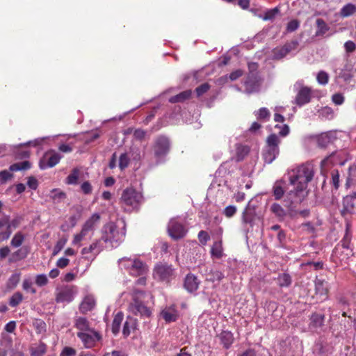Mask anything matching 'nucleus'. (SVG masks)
<instances>
[{"label": "nucleus", "mask_w": 356, "mask_h": 356, "mask_svg": "<svg viewBox=\"0 0 356 356\" xmlns=\"http://www.w3.org/2000/svg\"><path fill=\"white\" fill-rule=\"evenodd\" d=\"M314 177V172L309 168L302 166L298 170V173L290 177V183L292 185L298 183L295 194L302 192L307 187V184L311 181Z\"/></svg>", "instance_id": "f257e3e1"}, {"label": "nucleus", "mask_w": 356, "mask_h": 356, "mask_svg": "<svg viewBox=\"0 0 356 356\" xmlns=\"http://www.w3.org/2000/svg\"><path fill=\"white\" fill-rule=\"evenodd\" d=\"M293 193V191H290L286 195V199L284 200L286 202L285 207L288 209V212L278 203H273L270 207V211L280 222L284 220L287 213H289L291 218H293L295 214L297 213V211L295 210L296 206L294 203L293 201L290 200V197Z\"/></svg>", "instance_id": "f03ea898"}, {"label": "nucleus", "mask_w": 356, "mask_h": 356, "mask_svg": "<svg viewBox=\"0 0 356 356\" xmlns=\"http://www.w3.org/2000/svg\"><path fill=\"white\" fill-rule=\"evenodd\" d=\"M280 140L275 134H270L266 139V150L263 154L266 163H271L279 154Z\"/></svg>", "instance_id": "7ed1b4c3"}, {"label": "nucleus", "mask_w": 356, "mask_h": 356, "mask_svg": "<svg viewBox=\"0 0 356 356\" xmlns=\"http://www.w3.org/2000/svg\"><path fill=\"white\" fill-rule=\"evenodd\" d=\"M122 202L128 207V209H138L143 200V195L133 188H127L122 192Z\"/></svg>", "instance_id": "20e7f679"}, {"label": "nucleus", "mask_w": 356, "mask_h": 356, "mask_svg": "<svg viewBox=\"0 0 356 356\" xmlns=\"http://www.w3.org/2000/svg\"><path fill=\"white\" fill-rule=\"evenodd\" d=\"M100 240L111 244L120 240L118 227L113 222H109L103 226Z\"/></svg>", "instance_id": "39448f33"}, {"label": "nucleus", "mask_w": 356, "mask_h": 356, "mask_svg": "<svg viewBox=\"0 0 356 356\" xmlns=\"http://www.w3.org/2000/svg\"><path fill=\"white\" fill-rule=\"evenodd\" d=\"M341 216L348 221L353 215L356 213V195H346L343 198L342 209L340 210Z\"/></svg>", "instance_id": "423d86ee"}, {"label": "nucleus", "mask_w": 356, "mask_h": 356, "mask_svg": "<svg viewBox=\"0 0 356 356\" xmlns=\"http://www.w3.org/2000/svg\"><path fill=\"white\" fill-rule=\"evenodd\" d=\"M167 230L169 236L175 241L183 238L187 232L185 227L175 218L170 220Z\"/></svg>", "instance_id": "0eeeda50"}, {"label": "nucleus", "mask_w": 356, "mask_h": 356, "mask_svg": "<svg viewBox=\"0 0 356 356\" xmlns=\"http://www.w3.org/2000/svg\"><path fill=\"white\" fill-rule=\"evenodd\" d=\"M170 143L169 139L164 136H159L153 146V150L155 157L162 158L169 152Z\"/></svg>", "instance_id": "6e6552de"}, {"label": "nucleus", "mask_w": 356, "mask_h": 356, "mask_svg": "<svg viewBox=\"0 0 356 356\" xmlns=\"http://www.w3.org/2000/svg\"><path fill=\"white\" fill-rule=\"evenodd\" d=\"M173 271L172 265L160 263L154 267V275L161 281L169 282L173 275Z\"/></svg>", "instance_id": "1a4fd4ad"}, {"label": "nucleus", "mask_w": 356, "mask_h": 356, "mask_svg": "<svg viewBox=\"0 0 356 356\" xmlns=\"http://www.w3.org/2000/svg\"><path fill=\"white\" fill-rule=\"evenodd\" d=\"M77 337L82 341L86 348H92L102 338L100 334L94 329L87 332H79Z\"/></svg>", "instance_id": "9d476101"}, {"label": "nucleus", "mask_w": 356, "mask_h": 356, "mask_svg": "<svg viewBox=\"0 0 356 356\" xmlns=\"http://www.w3.org/2000/svg\"><path fill=\"white\" fill-rule=\"evenodd\" d=\"M61 156L58 153L54 151L47 152L40 160V168L41 169H45L47 167L52 168L59 162Z\"/></svg>", "instance_id": "9b49d317"}, {"label": "nucleus", "mask_w": 356, "mask_h": 356, "mask_svg": "<svg viewBox=\"0 0 356 356\" xmlns=\"http://www.w3.org/2000/svg\"><path fill=\"white\" fill-rule=\"evenodd\" d=\"M256 216V207L248 202L245 209L242 213V221L243 224L249 225L250 227L253 226L254 221Z\"/></svg>", "instance_id": "f8f14e48"}, {"label": "nucleus", "mask_w": 356, "mask_h": 356, "mask_svg": "<svg viewBox=\"0 0 356 356\" xmlns=\"http://www.w3.org/2000/svg\"><path fill=\"white\" fill-rule=\"evenodd\" d=\"M75 292L74 286H67L56 294V301L57 302H71Z\"/></svg>", "instance_id": "ddd939ff"}, {"label": "nucleus", "mask_w": 356, "mask_h": 356, "mask_svg": "<svg viewBox=\"0 0 356 356\" xmlns=\"http://www.w3.org/2000/svg\"><path fill=\"white\" fill-rule=\"evenodd\" d=\"M131 308L133 312L135 314H140L141 316L149 317L151 316V311L149 308L145 306L142 301L138 300V298H134L133 302L131 303Z\"/></svg>", "instance_id": "4468645a"}, {"label": "nucleus", "mask_w": 356, "mask_h": 356, "mask_svg": "<svg viewBox=\"0 0 356 356\" xmlns=\"http://www.w3.org/2000/svg\"><path fill=\"white\" fill-rule=\"evenodd\" d=\"M200 284V281L195 275L188 273L184 279V287L189 293H193L198 289Z\"/></svg>", "instance_id": "2eb2a0df"}, {"label": "nucleus", "mask_w": 356, "mask_h": 356, "mask_svg": "<svg viewBox=\"0 0 356 356\" xmlns=\"http://www.w3.org/2000/svg\"><path fill=\"white\" fill-rule=\"evenodd\" d=\"M147 271V265L142 261L134 259V264L129 272L130 275L137 277L146 274Z\"/></svg>", "instance_id": "dca6fc26"}, {"label": "nucleus", "mask_w": 356, "mask_h": 356, "mask_svg": "<svg viewBox=\"0 0 356 356\" xmlns=\"http://www.w3.org/2000/svg\"><path fill=\"white\" fill-rule=\"evenodd\" d=\"M95 300L92 296H86L79 305V311L81 314H86L92 311L95 306Z\"/></svg>", "instance_id": "f3484780"}, {"label": "nucleus", "mask_w": 356, "mask_h": 356, "mask_svg": "<svg viewBox=\"0 0 356 356\" xmlns=\"http://www.w3.org/2000/svg\"><path fill=\"white\" fill-rule=\"evenodd\" d=\"M334 133H323L317 136V144L321 148L326 147L329 144L332 143L336 139Z\"/></svg>", "instance_id": "a211bd4d"}, {"label": "nucleus", "mask_w": 356, "mask_h": 356, "mask_svg": "<svg viewBox=\"0 0 356 356\" xmlns=\"http://www.w3.org/2000/svg\"><path fill=\"white\" fill-rule=\"evenodd\" d=\"M325 316L323 314L313 313L310 316V323L309 327L311 330L317 331L318 329L321 328L324 325Z\"/></svg>", "instance_id": "6ab92c4d"}, {"label": "nucleus", "mask_w": 356, "mask_h": 356, "mask_svg": "<svg viewBox=\"0 0 356 356\" xmlns=\"http://www.w3.org/2000/svg\"><path fill=\"white\" fill-rule=\"evenodd\" d=\"M181 86H193L197 83V72H188L180 76Z\"/></svg>", "instance_id": "aec40b11"}, {"label": "nucleus", "mask_w": 356, "mask_h": 356, "mask_svg": "<svg viewBox=\"0 0 356 356\" xmlns=\"http://www.w3.org/2000/svg\"><path fill=\"white\" fill-rule=\"evenodd\" d=\"M217 337L225 349L229 348L234 341L233 334L229 331H222Z\"/></svg>", "instance_id": "412c9836"}, {"label": "nucleus", "mask_w": 356, "mask_h": 356, "mask_svg": "<svg viewBox=\"0 0 356 356\" xmlns=\"http://www.w3.org/2000/svg\"><path fill=\"white\" fill-rule=\"evenodd\" d=\"M192 96V91L191 90H183L182 92H179V94L171 97L169 99V102L172 104L175 103H183L185 101L190 99Z\"/></svg>", "instance_id": "4be33fe9"}, {"label": "nucleus", "mask_w": 356, "mask_h": 356, "mask_svg": "<svg viewBox=\"0 0 356 356\" xmlns=\"http://www.w3.org/2000/svg\"><path fill=\"white\" fill-rule=\"evenodd\" d=\"M250 148L247 145H243L240 143L236 145V162L243 161L245 157L249 154Z\"/></svg>", "instance_id": "5701e85b"}, {"label": "nucleus", "mask_w": 356, "mask_h": 356, "mask_svg": "<svg viewBox=\"0 0 356 356\" xmlns=\"http://www.w3.org/2000/svg\"><path fill=\"white\" fill-rule=\"evenodd\" d=\"M311 90H299V92L296 98V104L301 106L311 100Z\"/></svg>", "instance_id": "b1692460"}, {"label": "nucleus", "mask_w": 356, "mask_h": 356, "mask_svg": "<svg viewBox=\"0 0 356 356\" xmlns=\"http://www.w3.org/2000/svg\"><path fill=\"white\" fill-rule=\"evenodd\" d=\"M99 220L100 215L99 213H95L92 214V216L84 223L81 229H83L87 234L88 232L92 230L94 228L95 225L98 222Z\"/></svg>", "instance_id": "393cba45"}, {"label": "nucleus", "mask_w": 356, "mask_h": 356, "mask_svg": "<svg viewBox=\"0 0 356 356\" xmlns=\"http://www.w3.org/2000/svg\"><path fill=\"white\" fill-rule=\"evenodd\" d=\"M285 182L282 180L277 181L275 183L273 187V193L276 200H279L283 197L285 191L283 186Z\"/></svg>", "instance_id": "a878e982"}, {"label": "nucleus", "mask_w": 356, "mask_h": 356, "mask_svg": "<svg viewBox=\"0 0 356 356\" xmlns=\"http://www.w3.org/2000/svg\"><path fill=\"white\" fill-rule=\"evenodd\" d=\"M28 252L26 248H22L13 252L8 259L9 263H15L19 260L24 259L27 257Z\"/></svg>", "instance_id": "bb28decb"}, {"label": "nucleus", "mask_w": 356, "mask_h": 356, "mask_svg": "<svg viewBox=\"0 0 356 356\" xmlns=\"http://www.w3.org/2000/svg\"><path fill=\"white\" fill-rule=\"evenodd\" d=\"M124 315L122 312H118L113 320L111 330L112 332L116 335L119 333L120 325L123 320Z\"/></svg>", "instance_id": "cd10ccee"}, {"label": "nucleus", "mask_w": 356, "mask_h": 356, "mask_svg": "<svg viewBox=\"0 0 356 356\" xmlns=\"http://www.w3.org/2000/svg\"><path fill=\"white\" fill-rule=\"evenodd\" d=\"M47 351V345L40 341L35 346L31 348V356H43Z\"/></svg>", "instance_id": "c85d7f7f"}, {"label": "nucleus", "mask_w": 356, "mask_h": 356, "mask_svg": "<svg viewBox=\"0 0 356 356\" xmlns=\"http://www.w3.org/2000/svg\"><path fill=\"white\" fill-rule=\"evenodd\" d=\"M75 327L81 332H87L92 330L90 327L89 321L85 317H79L76 319Z\"/></svg>", "instance_id": "c756f323"}, {"label": "nucleus", "mask_w": 356, "mask_h": 356, "mask_svg": "<svg viewBox=\"0 0 356 356\" xmlns=\"http://www.w3.org/2000/svg\"><path fill=\"white\" fill-rule=\"evenodd\" d=\"M136 320L131 317H128L127 321L124 322L122 329V334L124 337H128L131 333V329L136 327Z\"/></svg>", "instance_id": "7c9ffc66"}, {"label": "nucleus", "mask_w": 356, "mask_h": 356, "mask_svg": "<svg viewBox=\"0 0 356 356\" xmlns=\"http://www.w3.org/2000/svg\"><path fill=\"white\" fill-rule=\"evenodd\" d=\"M355 13H356V6L353 3L346 4L340 10V16L342 17H348Z\"/></svg>", "instance_id": "2f4dec72"}, {"label": "nucleus", "mask_w": 356, "mask_h": 356, "mask_svg": "<svg viewBox=\"0 0 356 356\" xmlns=\"http://www.w3.org/2000/svg\"><path fill=\"white\" fill-rule=\"evenodd\" d=\"M291 277L286 273L280 274L277 277V283L280 287H287L291 285Z\"/></svg>", "instance_id": "473e14b6"}, {"label": "nucleus", "mask_w": 356, "mask_h": 356, "mask_svg": "<svg viewBox=\"0 0 356 356\" xmlns=\"http://www.w3.org/2000/svg\"><path fill=\"white\" fill-rule=\"evenodd\" d=\"M315 290L316 294L320 295L323 299L325 298L327 293V289L324 286V281L321 280H317L315 282Z\"/></svg>", "instance_id": "72a5a7b5"}, {"label": "nucleus", "mask_w": 356, "mask_h": 356, "mask_svg": "<svg viewBox=\"0 0 356 356\" xmlns=\"http://www.w3.org/2000/svg\"><path fill=\"white\" fill-rule=\"evenodd\" d=\"M161 316L166 323L175 322L177 319V314L175 310L172 312L169 309L163 310L161 313Z\"/></svg>", "instance_id": "f704fd0d"}, {"label": "nucleus", "mask_w": 356, "mask_h": 356, "mask_svg": "<svg viewBox=\"0 0 356 356\" xmlns=\"http://www.w3.org/2000/svg\"><path fill=\"white\" fill-rule=\"evenodd\" d=\"M31 168V163L28 161H24L20 163L12 164L9 169L10 171H18L22 170H28Z\"/></svg>", "instance_id": "c9c22d12"}, {"label": "nucleus", "mask_w": 356, "mask_h": 356, "mask_svg": "<svg viewBox=\"0 0 356 356\" xmlns=\"http://www.w3.org/2000/svg\"><path fill=\"white\" fill-rule=\"evenodd\" d=\"M51 193V198L54 203H60L66 198V194L58 189H53Z\"/></svg>", "instance_id": "e433bc0d"}, {"label": "nucleus", "mask_w": 356, "mask_h": 356, "mask_svg": "<svg viewBox=\"0 0 356 356\" xmlns=\"http://www.w3.org/2000/svg\"><path fill=\"white\" fill-rule=\"evenodd\" d=\"M280 13V10L277 6L273 9L268 10L265 12L263 19L265 21L273 20Z\"/></svg>", "instance_id": "4c0bfd02"}, {"label": "nucleus", "mask_w": 356, "mask_h": 356, "mask_svg": "<svg viewBox=\"0 0 356 356\" xmlns=\"http://www.w3.org/2000/svg\"><path fill=\"white\" fill-rule=\"evenodd\" d=\"M316 23L318 28V30L316 31V35H323L328 31L329 27L327 26V24L323 19H317Z\"/></svg>", "instance_id": "58836bf2"}, {"label": "nucleus", "mask_w": 356, "mask_h": 356, "mask_svg": "<svg viewBox=\"0 0 356 356\" xmlns=\"http://www.w3.org/2000/svg\"><path fill=\"white\" fill-rule=\"evenodd\" d=\"M225 277L224 274L218 270L211 271L207 275V280L211 282H220Z\"/></svg>", "instance_id": "ea45409f"}, {"label": "nucleus", "mask_w": 356, "mask_h": 356, "mask_svg": "<svg viewBox=\"0 0 356 356\" xmlns=\"http://www.w3.org/2000/svg\"><path fill=\"white\" fill-rule=\"evenodd\" d=\"M24 236L21 232H17L11 240L10 244L14 248L19 247L24 242Z\"/></svg>", "instance_id": "a19ab883"}, {"label": "nucleus", "mask_w": 356, "mask_h": 356, "mask_svg": "<svg viewBox=\"0 0 356 356\" xmlns=\"http://www.w3.org/2000/svg\"><path fill=\"white\" fill-rule=\"evenodd\" d=\"M288 53L282 47H277L273 50V57L275 60H280L285 57Z\"/></svg>", "instance_id": "79ce46f5"}, {"label": "nucleus", "mask_w": 356, "mask_h": 356, "mask_svg": "<svg viewBox=\"0 0 356 356\" xmlns=\"http://www.w3.org/2000/svg\"><path fill=\"white\" fill-rule=\"evenodd\" d=\"M211 253L213 256H215L218 259L222 257V248L221 241L214 243L213 245L211 248Z\"/></svg>", "instance_id": "37998d69"}, {"label": "nucleus", "mask_w": 356, "mask_h": 356, "mask_svg": "<svg viewBox=\"0 0 356 356\" xmlns=\"http://www.w3.org/2000/svg\"><path fill=\"white\" fill-rule=\"evenodd\" d=\"M314 352H316L319 356H327L328 348L322 342H318L315 345Z\"/></svg>", "instance_id": "c03bdc74"}, {"label": "nucleus", "mask_w": 356, "mask_h": 356, "mask_svg": "<svg viewBox=\"0 0 356 356\" xmlns=\"http://www.w3.org/2000/svg\"><path fill=\"white\" fill-rule=\"evenodd\" d=\"M33 327L38 334H42L46 332V323L40 319H35L33 323Z\"/></svg>", "instance_id": "a18cd8bd"}, {"label": "nucleus", "mask_w": 356, "mask_h": 356, "mask_svg": "<svg viewBox=\"0 0 356 356\" xmlns=\"http://www.w3.org/2000/svg\"><path fill=\"white\" fill-rule=\"evenodd\" d=\"M23 295L20 292L15 293L10 298L9 305L11 307H17L22 300Z\"/></svg>", "instance_id": "49530a36"}, {"label": "nucleus", "mask_w": 356, "mask_h": 356, "mask_svg": "<svg viewBox=\"0 0 356 356\" xmlns=\"http://www.w3.org/2000/svg\"><path fill=\"white\" fill-rule=\"evenodd\" d=\"M134 259H131L129 258L123 257L118 260V263L122 267H123L124 269H126V270H129V272H130L132 265L134 264Z\"/></svg>", "instance_id": "de8ad7c7"}, {"label": "nucleus", "mask_w": 356, "mask_h": 356, "mask_svg": "<svg viewBox=\"0 0 356 356\" xmlns=\"http://www.w3.org/2000/svg\"><path fill=\"white\" fill-rule=\"evenodd\" d=\"M79 170L77 168H74L70 173V175H68L67 177V184H76L77 180L79 178Z\"/></svg>", "instance_id": "09e8293b"}, {"label": "nucleus", "mask_w": 356, "mask_h": 356, "mask_svg": "<svg viewBox=\"0 0 356 356\" xmlns=\"http://www.w3.org/2000/svg\"><path fill=\"white\" fill-rule=\"evenodd\" d=\"M130 159L127 156V153H123L120 155L119 158V168L121 170H124L128 167L129 164Z\"/></svg>", "instance_id": "8fccbe9b"}, {"label": "nucleus", "mask_w": 356, "mask_h": 356, "mask_svg": "<svg viewBox=\"0 0 356 356\" xmlns=\"http://www.w3.org/2000/svg\"><path fill=\"white\" fill-rule=\"evenodd\" d=\"M332 175V184L334 186V188L337 190L339 186V173L338 170H333L331 172Z\"/></svg>", "instance_id": "3c124183"}, {"label": "nucleus", "mask_w": 356, "mask_h": 356, "mask_svg": "<svg viewBox=\"0 0 356 356\" xmlns=\"http://www.w3.org/2000/svg\"><path fill=\"white\" fill-rule=\"evenodd\" d=\"M316 79L320 84L325 85L329 80L328 74L324 71H321L318 73Z\"/></svg>", "instance_id": "603ef678"}, {"label": "nucleus", "mask_w": 356, "mask_h": 356, "mask_svg": "<svg viewBox=\"0 0 356 356\" xmlns=\"http://www.w3.org/2000/svg\"><path fill=\"white\" fill-rule=\"evenodd\" d=\"M300 26V22L298 19L291 20L286 26V31L288 32H293L296 31Z\"/></svg>", "instance_id": "864d4df0"}, {"label": "nucleus", "mask_w": 356, "mask_h": 356, "mask_svg": "<svg viewBox=\"0 0 356 356\" xmlns=\"http://www.w3.org/2000/svg\"><path fill=\"white\" fill-rule=\"evenodd\" d=\"M298 46V42L297 40H292L291 42H286L283 45V47L285 49L286 51L289 54L291 51H293L297 49Z\"/></svg>", "instance_id": "5fc2aeb1"}, {"label": "nucleus", "mask_w": 356, "mask_h": 356, "mask_svg": "<svg viewBox=\"0 0 356 356\" xmlns=\"http://www.w3.org/2000/svg\"><path fill=\"white\" fill-rule=\"evenodd\" d=\"M101 240H97L95 242L92 243L88 247V250L90 252H92L96 250V254H98L103 250V247L100 245Z\"/></svg>", "instance_id": "6e6d98bb"}, {"label": "nucleus", "mask_w": 356, "mask_h": 356, "mask_svg": "<svg viewBox=\"0 0 356 356\" xmlns=\"http://www.w3.org/2000/svg\"><path fill=\"white\" fill-rule=\"evenodd\" d=\"M66 242H67V238H63L60 239L56 243V245L54 247V251H53V254L54 255L57 254L63 248V247L65 246Z\"/></svg>", "instance_id": "4d7b16f0"}, {"label": "nucleus", "mask_w": 356, "mask_h": 356, "mask_svg": "<svg viewBox=\"0 0 356 356\" xmlns=\"http://www.w3.org/2000/svg\"><path fill=\"white\" fill-rule=\"evenodd\" d=\"M198 239L202 245H206L210 240V236L206 231L202 230L198 233Z\"/></svg>", "instance_id": "13d9d810"}, {"label": "nucleus", "mask_w": 356, "mask_h": 356, "mask_svg": "<svg viewBox=\"0 0 356 356\" xmlns=\"http://www.w3.org/2000/svg\"><path fill=\"white\" fill-rule=\"evenodd\" d=\"M236 213V207L233 205H229L225 207V209L223 211V213L225 215L227 218H231L234 216V214Z\"/></svg>", "instance_id": "bf43d9fd"}, {"label": "nucleus", "mask_w": 356, "mask_h": 356, "mask_svg": "<svg viewBox=\"0 0 356 356\" xmlns=\"http://www.w3.org/2000/svg\"><path fill=\"white\" fill-rule=\"evenodd\" d=\"M13 177V174L7 170H2L0 172V184H5L8 179Z\"/></svg>", "instance_id": "052dcab7"}, {"label": "nucleus", "mask_w": 356, "mask_h": 356, "mask_svg": "<svg viewBox=\"0 0 356 356\" xmlns=\"http://www.w3.org/2000/svg\"><path fill=\"white\" fill-rule=\"evenodd\" d=\"M332 100L336 105H341L344 102V97L341 93L337 92L332 95Z\"/></svg>", "instance_id": "680f3d73"}, {"label": "nucleus", "mask_w": 356, "mask_h": 356, "mask_svg": "<svg viewBox=\"0 0 356 356\" xmlns=\"http://www.w3.org/2000/svg\"><path fill=\"white\" fill-rule=\"evenodd\" d=\"M23 289L25 291H31V293H36L35 289L33 286V282L31 280H25L24 281V282H23Z\"/></svg>", "instance_id": "e2e57ef3"}, {"label": "nucleus", "mask_w": 356, "mask_h": 356, "mask_svg": "<svg viewBox=\"0 0 356 356\" xmlns=\"http://www.w3.org/2000/svg\"><path fill=\"white\" fill-rule=\"evenodd\" d=\"M47 282H48V280L45 275L40 274V275H37L36 279H35V283L37 284V285H38L40 286H42L46 285L47 284Z\"/></svg>", "instance_id": "0e129e2a"}, {"label": "nucleus", "mask_w": 356, "mask_h": 356, "mask_svg": "<svg viewBox=\"0 0 356 356\" xmlns=\"http://www.w3.org/2000/svg\"><path fill=\"white\" fill-rule=\"evenodd\" d=\"M76 353V351L74 348L66 346L63 349L60 356H75Z\"/></svg>", "instance_id": "69168bd1"}, {"label": "nucleus", "mask_w": 356, "mask_h": 356, "mask_svg": "<svg viewBox=\"0 0 356 356\" xmlns=\"http://www.w3.org/2000/svg\"><path fill=\"white\" fill-rule=\"evenodd\" d=\"M243 75V71L241 69L236 70L231 72L229 78L231 81H235Z\"/></svg>", "instance_id": "338daca9"}, {"label": "nucleus", "mask_w": 356, "mask_h": 356, "mask_svg": "<svg viewBox=\"0 0 356 356\" xmlns=\"http://www.w3.org/2000/svg\"><path fill=\"white\" fill-rule=\"evenodd\" d=\"M27 186L32 190H36L38 186V181L34 177H28Z\"/></svg>", "instance_id": "774afa93"}]
</instances>
